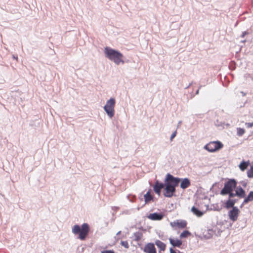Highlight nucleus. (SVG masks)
I'll list each match as a JSON object with an SVG mask.
<instances>
[{
	"label": "nucleus",
	"mask_w": 253,
	"mask_h": 253,
	"mask_svg": "<svg viewBox=\"0 0 253 253\" xmlns=\"http://www.w3.org/2000/svg\"><path fill=\"white\" fill-rule=\"evenodd\" d=\"M179 179L170 173H167L164 179L163 195L165 197L171 198L175 196L176 187L179 185Z\"/></svg>",
	"instance_id": "f257e3e1"
},
{
	"label": "nucleus",
	"mask_w": 253,
	"mask_h": 253,
	"mask_svg": "<svg viewBox=\"0 0 253 253\" xmlns=\"http://www.w3.org/2000/svg\"><path fill=\"white\" fill-rule=\"evenodd\" d=\"M104 54L106 58L113 61L116 65H118L121 63L123 64L125 63L123 54L118 50L106 46L104 48Z\"/></svg>",
	"instance_id": "f03ea898"
},
{
	"label": "nucleus",
	"mask_w": 253,
	"mask_h": 253,
	"mask_svg": "<svg viewBox=\"0 0 253 253\" xmlns=\"http://www.w3.org/2000/svg\"><path fill=\"white\" fill-rule=\"evenodd\" d=\"M238 184L237 181L234 178L228 179L224 183V186L220 192V194L222 196L227 195L229 192L235 191L237 188Z\"/></svg>",
	"instance_id": "7ed1b4c3"
},
{
	"label": "nucleus",
	"mask_w": 253,
	"mask_h": 253,
	"mask_svg": "<svg viewBox=\"0 0 253 253\" xmlns=\"http://www.w3.org/2000/svg\"><path fill=\"white\" fill-rule=\"evenodd\" d=\"M115 99L111 97L107 101L105 105L103 107L104 111L110 118L113 117L115 115Z\"/></svg>",
	"instance_id": "20e7f679"
},
{
	"label": "nucleus",
	"mask_w": 253,
	"mask_h": 253,
	"mask_svg": "<svg viewBox=\"0 0 253 253\" xmlns=\"http://www.w3.org/2000/svg\"><path fill=\"white\" fill-rule=\"evenodd\" d=\"M90 231L89 225L87 223H84L81 225V231L79 235V239L82 241L86 239Z\"/></svg>",
	"instance_id": "39448f33"
},
{
	"label": "nucleus",
	"mask_w": 253,
	"mask_h": 253,
	"mask_svg": "<svg viewBox=\"0 0 253 253\" xmlns=\"http://www.w3.org/2000/svg\"><path fill=\"white\" fill-rule=\"evenodd\" d=\"M240 213V211L237 207H234L228 211L229 219L233 222L236 221Z\"/></svg>",
	"instance_id": "423d86ee"
},
{
	"label": "nucleus",
	"mask_w": 253,
	"mask_h": 253,
	"mask_svg": "<svg viewBox=\"0 0 253 253\" xmlns=\"http://www.w3.org/2000/svg\"><path fill=\"white\" fill-rule=\"evenodd\" d=\"M141 250L145 253H157V250L153 243H148L145 245Z\"/></svg>",
	"instance_id": "0eeeda50"
},
{
	"label": "nucleus",
	"mask_w": 253,
	"mask_h": 253,
	"mask_svg": "<svg viewBox=\"0 0 253 253\" xmlns=\"http://www.w3.org/2000/svg\"><path fill=\"white\" fill-rule=\"evenodd\" d=\"M153 190L159 196L161 194L162 189L164 187V182H162L156 180L153 185Z\"/></svg>",
	"instance_id": "6e6552de"
},
{
	"label": "nucleus",
	"mask_w": 253,
	"mask_h": 253,
	"mask_svg": "<svg viewBox=\"0 0 253 253\" xmlns=\"http://www.w3.org/2000/svg\"><path fill=\"white\" fill-rule=\"evenodd\" d=\"M171 227H177L179 229H184L186 227L187 222L184 220H176L173 222H170V223Z\"/></svg>",
	"instance_id": "1a4fd4ad"
},
{
	"label": "nucleus",
	"mask_w": 253,
	"mask_h": 253,
	"mask_svg": "<svg viewBox=\"0 0 253 253\" xmlns=\"http://www.w3.org/2000/svg\"><path fill=\"white\" fill-rule=\"evenodd\" d=\"M178 178L180 179L179 181V183L180 182V187L182 189H185L189 187L191 185V182L190 179L188 178Z\"/></svg>",
	"instance_id": "9d476101"
},
{
	"label": "nucleus",
	"mask_w": 253,
	"mask_h": 253,
	"mask_svg": "<svg viewBox=\"0 0 253 253\" xmlns=\"http://www.w3.org/2000/svg\"><path fill=\"white\" fill-rule=\"evenodd\" d=\"M169 239V243L173 248H178L182 249L181 246L182 245L183 242L180 239H174L170 237Z\"/></svg>",
	"instance_id": "9b49d317"
},
{
	"label": "nucleus",
	"mask_w": 253,
	"mask_h": 253,
	"mask_svg": "<svg viewBox=\"0 0 253 253\" xmlns=\"http://www.w3.org/2000/svg\"><path fill=\"white\" fill-rule=\"evenodd\" d=\"M147 217L153 220H160L163 219L164 215L160 212H154L149 214Z\"/></svg>",
	"instance_id": "f8f14e48"
},
{
	"label": "nucleus",
	"mask_w": 253,
	"mask_h": 253,
	"mask_svg": "<svg viewBox=\"0 0 253 253\" xmlns=\"http://www.w3.org/2000/svg\"><path fill=\"white\" fill-rule=\"evenodd\" d=\"M235 191H236L237 193L238 198L245 199L246 196V193L245 190L241 186H238L237 185V188H236Z\"/></svg>",
	"instance_id": "ddd939ff"
},
{
	"label": "nucleus",
	"mask_w": 253,
	"mask_h": 253,
	"mask_svg": "<svg viewBox=\"0 0 253 253\" xmlns=\"http://www.w3.org/2000/svg\"><path fill=\"white\" fill-rule=\"evenodd\" d=\"M159 249V252L165 251L166 249V245L159 240H156L154 243Z\"/></svg>",
	"instance_id": "4468645a"
},
{
	"label": "nucleus",
	"mask_w": 253,
	"mask_h": 253,
	"mask_svg": "<svg viewBox=\"0 0 253 253\" xmlns=\"http://www.w3.org/2000/svg\"><path fill=\"white\" fill-rule=\"evenodd\" d=\"M191 211L193 212L194 214L198 217H201L204 214V212L200 210L198 208L195 206H193L191 209Z\"/></svg>",
	"instance_id": "2eb2a0df"
},
{
	"label": "nucleus",
	"mask_w": 253,
	"mask_h": 253,
	"mask_svg": "<svg viewBox=\"0 0 253 253\" xmlns=\"http://www.w3.org/2000/svg\"><path fill=\"white\" fill-rule=\"evenodd\" d=\"M234 204L232 201V199H228L224 203L223 207L224 208L229 210L230 209H233L234 207Z\"/></svg>",
	"instance_id": "dca6fc26"
},
{
	"label": "nucleus",
	"mask_w": 253,
	"mask_h": 253,
	"mask_svg": "<svg viewBox=\"0 0 253 253\" xmlns=\"http://www.w3.org/2000/svg\"><path fill=\"white\" fill-rule=\"evenodd\" d=\"M250 165V162L249 161H245L244 160H243L239 164V167L242 171H244Z\"/></svg>",
	"instance_id": "f3484780"
},
{
	"label": "nucleus",
	"mask_w": 253,
	"mask_h": 253,
	"mask_svg": "<svg viewBox=\"0 0 253 253\" xmlns=\"http://www.w3.org/2000/svg\"><path fill=\"white\" fill-rule=\"evenodd\" d=\"M151 189H149L147 192L144 195V198L145 200V203H147L153 200L154 196L152 195L150 193Z\"/></svg>",
	"instance_id": "a211bd4d"
},
{
	"label": "nucleus",
	"mask_w": 253,
	"mask_h": 253,
	"mask_svg": "<svg viewBox=\"0 0 253 253\" xmlns=\"http://www.w3.org/2000/svg\"><path fill=\"white\" fill-rule=\"evenodd\" d=\"M204 149L209 152H214L213 142H211L204 146Z\"/></svg>",
	"instance_id": "6ab92c4d"
},
{
	"label": "nucleus",
	"mask_w": 253,
	"mask_h": 253,
	"mask_svg": "<svg viewBox=\"0 0 253 253\" xmlns=\"http://www.w3.org/2000/svg\"><path fill=\"white\" fill-rule=\"evenodd\" d=\"M215 152L218 151L223 147V144L219 141H213Z\"/></svg>",
	"instance_id": "aec40b11"
},
{
	"label": "nucleus",
	"mask_w": 253,
	"mask_h": 253,
	"mask_svg": "<svg viewBox=\"0 0 253 253\" xmlns=\"http://www.w3.org/2000/svg\"><path fill=\"white\" fill-rule=\"evenodd\" d=\"M253 201V191H251L248 195L245 197L244 203H249Z\"/></svg>",
	"instance_id": "412c9836"
},
{
	"label": "nucleus",
	"mask_w": 253,
	"mask_h": 253,
	"mask_svg": "<svg viewBox=\"0 0 253 253\" xmlns=\"http://www.w3.org/2000/svg\"><path fill=\"white\" fill-rule=\"evenodd\" d=\"M191 235H192V234L189 231H188L187 230H184L180 234V235L179 236V238L180 239H182L184 238H187L188 237L191 236Z\"/></svg>",
	"instance_id": "4be33fe9"
},
{
	"label": "nucleus",
	"mask_w": 253,
	"mask_h": 253,
	"mask_svg": "<svg viewBox=\"0 0 253 253\" xmlns=\"http://www.w3.org/2000/svg\"><path fill=\"white\" fill-rule=\"evenodd\" d=\"M81 226H80L78 224H75L72 228V232L75 235H79L81 231Z\"/></svg>",
	"instance_id": "5701e85b"
},
{
	"label": "nucleus",
	"mask_w": 253,
	"mask_h": 253,
	"mask_svg": "<svg viewBox=\"0 0 253 253\" xmlns=\"http://www.w3.org/2000/svg\"><path fill=\"white\" fill-rule=\"evenodd\" d=\"M133 235L134 236V240L136 241H140L143 237V234L140 232H136L134 233Z\"/></svg>",
	"instance_id": "b1692460"
},
{
	"label": "nucleus",
	"mask_w": 253,
	"mask_h": 253,
	"mask_svg": "<svg viewBox=\"0 0 253 253\" xmlns=\"http://www.w3.org/2000/svg\"><path fill=\"white\" fill-rule=\"evenodd\" d=\"M227 195H228V199H233L235 197H238V194L236 191H235V192H234V191L228 192Z\"/></svg>",
	"instance_id": "393cba45"
},
{
	"label": "nucleus",
	"mask_w": 253,
	"mask_h": 253,
	"mask_svg": "<svg viewBox=\"0 0 253 253\" xmlns=\"http://www.w3.org/2000/svg\"><path fill=\"white\" fill-rule=\"evenodd\" d=\"M247 176L249 178H253V165L251 166L250 169L248 170Z\"/></svg>",
	"instance_id": "a878e982"
},
{
	"label": "nucleus",
	"mask_w": 253,
	"mask_h": 253,
	"mask_svg": "<svg viewBox=\"0 0 253 253\" xmlns=\"http://www.w3.org/2000/svg\"><path fill=\"white\" fill-rule=\"evenodd\" d=\"M245 132V130L243 128H237V135L239 136H242Z\"/></svg>",
	"instance_id": "bb28decb"
},
{
	"label": "nucleus",
	"mask_w": 253,
	"mask_h": 253,
	"mask_svg": "<svg viewBox=\"0 0 253 253\" xmlns=\"http://www.w3.org/2000/svg\"><path fill=\"white\" fill-rule=\"evenodd\" d=\"M212 207V208H211V210L214 211H220L222 209V207H219L217 204L213 205Z\"/></svg>",
	"instance_id": "cd10ccee"
},
{
	"label": "nucleus",
	"mask_w": 253,
	"mask_h": 253,
	"mask_svg": "<svg viewBox=\"0 0 253 253\" xmlns=\"http://www.w3.org/2000/svg\"><path fill=\"white\" fill-rule=\"evenodd\" d=\"M121 245L124 247L126 249H128L129 248V245L126 241H121Z\"/></svg>",
	"instance_id": "c85d7f7f"
},
{
	"label": "nucleus",
	"mask_w": 253,
	"mask_h": 253,
	"mask_svg": "<svg viewBox=\"0 0 253 253\" xmlns=\"http://www.w3.org/2000/svg\"><path fill=\"white\" fill-rule=\"evenodd\" d=\"M101 253H115L113 250H104L101 251Z\"/></svg>",
	"instance_id": "c756f323"
},
{
	"label": "nucleus",
	"mask_w": 253,
	"mask_h": 253,
	"mask_svg": "<svg viewBox=\"0 0 253 253\" xmlns=\"http://www.w3.org/2000/svg\"><path fill=\"white\" fill-rule=\"evenodd\" d=\"M215 126H222L224 127V125H225V123H222L221 122H219L218 120L215 123Z\"/></svg>",
	"instance_id": "7c9ffc66"
},
{
	"label": "nucleus",
	"mask_w": 253,
	"mask_h": 253,
	"mask_svg": "<svg viewBox=\"0 0 253 253\" xmlns=\"http://www.w3.org/2000/svg\"><path fill=\"white\" fill-rule=\"evenodd\" d=\"M169 252L170 253H183L182 252H180L179 250H174L172 248H169Z\"/></svg>",
	"instance_id": "2f4dec72"
},
{
	"label": "nucleus",
	"mask_w": 253,
	"mask_h": 253,
	"mask_svg": "<svg viewBox=\"0 0 253 253\" xmlns=\"http://www.w3.org/2000/svg\"><path fill=\"white\" fill-rule=\"evenodd\" d=\"M177 134V131L175 130L171 135L170 137V141H172L173 139V138L176 136Z\"/></svg>",
	"instance_id": "473e14b6"
},
{
	"label": "nucleus",
	"mask_w": 253,
	"mask_h": 253,
	"mask_svg": "<svg viewBox=\"0 0 253 253\" xmlns=\"http://www.w3.org/2000/svg\"><path fill=\"white\" fill-rule=\"evenodd\" d=\"M248 34L249 33L247 31H244L242 33V35H241V37L243 38Z\"/></svg>",
	"instance_id": "72a5a7b5"
},
{
	"label": "nucleus",
	"mask_w": 253,
	"mask_h": 253,
	"mask_svg": "<svg viewBox=\"0 0 253 253\" xmlns=\"http://www.w3.org/2000/svg\"><path fill=\"white\" fill-rule=\"evenodd\" d=\"M240 183L241 184V185L244 187H246L247 185V182L245 181H242L240 182Z\"/></svg>",
	"instance_id": "f704fd0d"
},
{
	"label": "nucleus",
	"mask_w": 253,
	"mask_h": 253,
	"mask_svg": "<svg viewBox=\"0 0 253 253\" xmlns=\"http://www.w3.org/2000/svg\"><path fill=\"white\" fill-rule=\"evenodd\" d=\"M246 125L248 127H252L253 126V122L252 123H247Z\"/></svg>",
	"instance_id": "c9c22d12"
},
{
	"label": "nucleus",
	"mask_w": 253,
	"mask_h": 253,
	"mask_svg": "<svg viewBox=\"0 0 253 253\" xmlns=\"http://www.w3.org/2000/svg\"><path fill=\"white\" fill-rule=\"evenodd\" d=\"M232 202H233V203L235 205L238 201V199H232Z\"/></svg>",
	"instance_id": "e433bc0d"
},
{
	"label": "nucleus",
	"mask_w": 253,
	"mask_h": 253,
	"mask_svg": "<svg viewBox=\"0 0 253 253\" xmlns=\"http://www.w3.org/2000/svg\"><path fill=\"white\" fill-rule=\"evenodd\" d=\"M202 85H200L199 88L196 91V94H198L199 93V90L202 87Z\"/></svg>",
	"instance_id": "4c0bfd02"
},
{
	"label": "nucleus",
	"mask_w": 253,
	"mask_h": 253,
	"mask_svg": "<svg viewBox=\"0 0 253 253\" xmlns=\"http://www.w3.org/2000/svg\"><path fill=\"white\" fill-rule=\"evenodd\" d=\"M209 236H208L207 237V238H210L211 237H212V233H211V232H209Z\"/></svg>",
	"instance_id": "58836bf2"
},
{
	"label": "nucleus",
	"mask_w": 253,
	"mask_h": 253,
	"mask_svg": "<svg viewBox=\"0 0 253 253\" xmlns=\"http://www.w3.org/2000/svg\"><path fill=\"white\" fill-rule=\"evenodd\" d=\"M248 203H244V200L243 201V202L242 203V204L241 205V206H240V207L241 208H242L246 204H247Z\"/></svg>",
	"instance_id": "ea45409f"
},
{
	"label": "nucleus",
	"mask_w": 253,
	"mask_h": 253,
	"mask_svg": "<svg viewBox=\"0 0 253 253\" xmlns=\"http://www.w3.org/2000/svg\"><path fill=\"white\" fill-rule=\"evenodd\" d=\"M135 199V196H133L132 198H131V199H130V201L132 202H133L134 201V200Z\"/></svg>",
	"instance_id": "a19ab883"
},
{
	"label": "nucleus",
	"mask_w": 253,
	"mask_h": 253,
	"mask_svg": "<svg viewBox=\"0 0 253 253\" xmlns=\"http://www.w3.org/2000/svg\"><path fill=\"white\" fill-rule=\"evenodd\" d=\"M241 93H242V95H243V96H245V95H246V93H245V92H244L243 91H241Z\"/></svg>",
	"instance_id": "79ce46f5"
},
{
	"label": "nucleus",
	"mask_w": 253,
	"mask_h": 253,
	"mask_svg": "<svg viewBox=\"0 0 253 253\" xmlns=\"http://www.w3.org/2000/svg\"><path fill=\"white\" fill-rule=\"evenodd\" d=\"M217 185V183H215L214 184H213L212 186V187L211 188H213L214 186H216Z\"/></svg>",
	"instance_id": "37998d69"
},
{
	"label": "nucleus",
	"mask_w": 253,
	"mask_h": 253,
	"mask_svg": "<svg viewBox=\"0 0 253 253\" xmlns=\"http://www.w3.org/2000/svg\"><path fill=\"white\" fill-rule=\"evenodd\" d=\"M13 57L14 59H18L17 56L15 57V55H13Z\"/></svg>",
	"instance_id": "c03bdc74"
},
{
	"label": "nucleus",
	"mask_w": 253,
	"mask_h": 253,
	"mask_svg": "<svg viewBox=\"0 0 253 253\" xmlns=\"http://www.w3.org/2000/svg\"><path fill=\"white\" fill-rule=\"evenodd\" d=\"M229 68L231 69H232V70H233L234 69V68H233V67L232 68L231 67V64L229 65Z\"/></svg>",
	"instance_id": "a18cd8bd"
},
{
	"label": "nucleus",
	"mask_w": 253,
	"mask_h": 253,
	"mask_svg": "<svg viewBox=\"0 0 253 253\" xmlns=\"http://www.w3.org/2000/svg\"><path fill=\"white\" fill-rule=\"evenodd\" d=\"M121 231H119V232L117 233V234H116V235H120V234H121Z\"/></svg>",
	"instance_id": "49530a36"
},
{
	"label": "nucleus",
	"mask_w": 253,
	"mask_h": 253,
	"mask_svg": "<svg viewBox=\"0 0 253 253\" xmlns=\"http://www.w3.org/2000/svg\"><path fill=\"white\" fill-rule=\"evenodd\" d=\"M208 232H211V233H212L213 231L212 229H210L208 230Z\"/></svg>",
	"instance_id": "de8ad7c7"
},
{
	"label": "nucleus",
	"mask_w": 253,
	"mask_h": 253,
	"mask_svg": "<svg viewBox=\"0 0 253 253\" xmlns=\"http://www.w3.org/2000/svg\"><path fill=\"white\" fill-rule=\"evenodd\" d=\"M246 42V40H244V41H242L241 42H243V43H245V42Z\"/></svg>",
	"instance_id": "09e8293b"
},
{
	"label": "nucleus",
	"mask_w": 253,
	"mask_h": 253,
	"mask_svg": "<svg viewBox=\"0 0 253 253\" xmlns=\"http://www.w3.org/2000/svg\"><path fill=\"white\" fill-rule=\"evenodd\" d=\"M140 229H141V230H142L145 231V230L143 229V227H141L140 228Z\"/></svg>",
	"instance_id": "8fccbe9b"
},
{
	"label": "nucleus",
	"mask_w": 253,
	"mask_h": 253,
	"mask_svg": "<svg viewBox=\"0 0 253 253\" xmlns=\"http://www.w3.org/2000/svg\"><path fill=\"white\" fill-rule=\"evenodd\" d=\"M192 84V83H191L190 84H189V85L187 87V88L189 87Z\"/></svg>",
	"instance_id": "3c124183"
},
{
	"label": "nucleus",
	"mask_w": 253,
	"mask_h": 253,
	"mask_svg": "<svg viewBox=\"0 0 253 253\" xmlns=\"http://www.w3.org/2000/svg\"><path fill=\"white\" fill-rule=\"evenodd\" d=\"M180 123H181V122L180 121V122L178 123V124H180Z\"/></svg>",
	"instance_id": "603ef678"
}]
</instances>
